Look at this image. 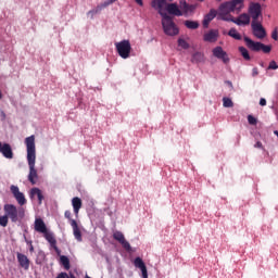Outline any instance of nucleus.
Masks as SVG:
<instances>
[{"label": "nucleus", "instance_id": "obj_1", "mask_svg": "<svg viewBox=\"0 0 278 278\" xmlns=\"http://www.w3.org/2000/svg\"><path fill=\"white\" fill-rule=\"evenodd\" d=\"M26 146V160L29 167L28 181L35 186L38 181V170L36 169V136L31 135L24 140Z\"/></svg>", "mask_w": 278, "mask_h": 278}, {"label": "nucleus", "instance_id": "obj_2", "mask_svg": "<svg viewBox=\"0 0 278 278\" xmlns=\"http://www.w3.org/2000/svg\"><path fill=\"white\" fill-rule=\"evenodd\" d=\"M242 8H244V0L224 2L217 10V20L231 22L233 21V17H231V12H241Z\"/></svg>", "mask_w": 278, "mask_h": 278}, {"label": "nucleus", "instance_id": "obj_3", "mask_svg": "<svg viewBox=\"0 0 278 278\" xmlns=\"http://www.w3.org/2000/svg\"><path fill=\"white\" fill-rule=\"evenodd\" d=\"M3 211L5 215H0V227H8L9 218L11 223H21L25 218V210L14 204H4Z\"/></svg>", "mask_w": 278, "mask_h": 278}, {"label": "nucleus", "instance_id": "obj_4", "mask_svg": "<svg viewBox=\"0 0 278 278\" xmlns=\"http://www.w3.org/2000/svg\"><path fill=\"white\" fill-rule=\"evenodd\" d=\"M162 16V27L163 31L166 36H178L179 35V27L173 21V17L168 15L166 12L159 13Z\"/></svg>", "mask_w": 278, "mask_h": 278}, {"label": "nucleus", "instance_id": "obj_5", "mask_svg": "<svg viewBox=\"0 0 278 278\" xmlns=\"http://www.w3.org/2000/svg\"><path fill=\"white\" fill-rule=\"evenodd\" d=\"M244 42L251 51H263V53H270V51H273V47L266 46L260 41H253L249 37H244Z\"/></svg>", "mask_w": 278, "mask_h": 278}, {"label": "nucleus", "instance_id": "obj_6", "mask_svg": "<svg viewBox=\"0 0 278 278\" xmlns=\"http://www.w3.org/2000/svg\"><path fill=\"white\" fill-rule=\"evenodd\" d=\"M115 49L123 60H127L131 55V42L129 40H122L115 43Z\"/></svg>", "mask_w": 278, "mask_h": 278}, {"label": "nucleus", "instance_id": "obj_7", "mask_svg": "<svg viewBox=\"0 0 278 278\" xmlns=\"http://www.w3.org/2000/svg\"><path fill=\"white\" fill-rule=\"evenodd\" d=\"M212 54L216 58V60H220L223 64H229V62L231 61L227 51H225V49H223V47L220 46H216L215 48H213Z\"/></svg>", "mask_w": 278, "mask_h": 278}, {"label": "nucleus", "instance_id": "obj_8", "mask_svg": "<svg viewBox=\"0 0 278 278\" xmlns=\"http://www.w3.org/2000/svg\"><path fill=\"white\" fill-rule=\"evenodd\" d=\"M10 190H11L15 201L18 203V205H25L27 203V199L25 198V193L21 192V189H18V186L12 185L10 187Z\"/></svg>", "mask_w": 278, "mask_h": 278}, {"label": "nucleus", "instance_id": "obj_9", "mask_svg": "<svg viewBox=\"0 0 278 278\" xmlns=\"http://www.w3.org/2000/svg\"><path fill=\"white\" fill-rule=\"evenodd\" d=\"M249 14L252 17V23H257V18L262 16V5L260 3H251Z\"/></svg>", "mask_w": 278, "mask_h": 278}, {"label": "nucleus", "instance_id": "obj_10", "mask_svg": "<svg viewBox=\"0 0 278 278\" xmlns=\"http://www.w3.org/2000/svg\"><path fill=\"white\" fill-rule=\"evenodd\" d=\"M252 31L255 38H258V40L266 38V29H264V26H262L260 22H252Z\"/></svg>", "mask_w": 278, "mask_h": 278}, {"label": "nucleus", "instance_id": "obj_11", "mask_svg": "<svg viewBox=\"0 0 278 278\" xmlns=\"http://www.w3.org/2000/svg\"><path fill=\"white\" fill-rule=\"evenodd\" d=\"M113 238L114 240L119 242V244H122L123 249H125L126 251H131V244H129V241L125 240V235H123V232H113Z\"/></svg>", "mask_w": 278, "mask_h": 278}, {"label": "nucleus", "instance_id": "obj_12", "mask_svg": "<svg viewBox=\"0 0 278 278\" xmlns=\"http://www.w3.org/2000/svg\"><path fill=\"white\" fill-rule=\"evenodd\" d=\"M180 12L185 14V16H190L194 10H197V5L194 4H188L186 0H180L179 2Z\"/></svg>", "mask_w": 278, "mask_h": 278}, {"label": "nucleus", "instance_id": "obj_13", "mask_svg": "<svg viewBox=\"0 0 278 278\" xmlns=\"http://www.w3.org/2000/svg\"><path fill=\"white\" fill-rule=\"evenodd\" d=\"M134 266L135 268H139L142 278H149V271L147 270V265L144 264V261H142L140 257H136L134 260Z\"/></svg>", "mask_w": 278, "mask_h": 278}, {"label": "nucleus", "instance_id": "obj_14", "mask_svg": "<svg viewBox=\"0 0 278 278\" xmlns=\"http://www.w3.org/2000/svg\"><path fill=\"white\" fill-rule=\"evenodd\" d=\"M34 229L38 233H42V235L47 233V231H49V229L47 228V224H45V220H42V218H40V217L35 219Z\"/></svg>", "mask_w": 278, "mask_h": 278}, {"label": "nucleus", "instance_id": "obj_15", "mask_svg": "<svg viewBox=\"0 0 278 278\" xmlns=\"http://www.w3.org/2000/svg\"><path fill=\"white\" fill-rule=\"evenodd\" d=\"M219 33L217 29H211L203 35L204 42H216L218 40Z\"/></svg>", "mask_w": 278, "mask_h": 278}, {"label": "nucleus", "instance_id": "obj_16", "mask_svg": "<svg viewBox=\"0 0 278 278\" xmlns=\"http://www.w3.org/2000/svg\"><path fill=\"white\" fill-rule=\"evenodd\" d=\"M0 153H2L3 157H7V160H12L14 157L12 147H10L9 143L1 144L0 142Z\"/></svg>", "mask_w": 278, "mask_h": 278}, {"label": "nucleus", "instance_id": "obj_17", "mask_svg": "<svg viewBox=\"0 0 278 278\" xmlns=\"http://www.w3.org/2000/svg\"><path fill=\"white\" fill-rule=\"evenodd\" d=\"M16 256L20 266L24 268V270H29V258L27 257V255L17 252Z\"/></svg>", "mask_w": 278, "mask_h": 278}, {"label": "nucleus", "instance_id": "obj_18", "mask_svg": "<svg viewBox=\"0 0 278 278\" xmlns=\"http://www.w3.org/2000/svg\"><path fill=\"white\" fill-rule=\"evenodd\" d=\"M165 8L168 14H173L174 16H184V12H181L176 3H169L165 5Z\"/></svg>", "mask_w": 278, "mask_h": 278}, {"label": "nucleus", "instance_id": "obj_19", "mask_svg": "<svg viewBox=\"0 0 278 278\" xmlns=\"http://www.w3.org/2000/svg\"><path fill=\"white\" fill-rule=\"evenodd\" d=\"M166 1H173V0H152L151 7L153 10H156L159 14L161 12H164V8H166Z\"/></svg>", "mask_w": 278, "mask_h": 278}, {"label": "nucleus", "instance_id": "obj_20", "mask_svg": "<svg viewBox=\"0 0 278 278\" xmlns=\"http://www.w3.org/2000/svg\"><path fill=\"white\" fill-rule=\"evenodd\" d=\"M71 227L73 229L74 238L77 240V242H81V230L79 229V226L75 219H71Z\"/></svg>", "mask_w": 278, "mask_h": 278}, {"label": "nucleus", "instance_id": "obj_21", "mask_svg": "<svg viewBox=\"0 0 278 278\" xmlns=\"http://www.w3.org/2000/svg\"><path fill=\"white\" fill-rule=\"evenodd\" d=\"M216 16H218V13L216 10L212 9L205 16L203 20V27H208L210 23H212V21H214V18H216Z\"/></svg>", "mask_w": 278, "mask_h": 278}, {"label": "nucleus", "instance_id": "obj_22", "mask_svg": "<svg viewBox=\"0 0 278 278\" xmlns=\"http://www.w3.org/2000/svg\"><path fill=\"white\" fill-rule=\"evenodd\" d=\"M231 23H235L236 25H249V23H251V16H249L247 13H243L239 15L237 20L231 21Z\"/></svg>", "mask_w": 278, "mask_h": 278}, {"label": "nucleus", "instance_id": "obj_23", "mask_svg": "<svg viewBox=\"0 0 278 278\" xmlns=\"http://www.w3.org/2000/svg\"><path fill=\"white\" fill-rule=\"evenodd\" d=\"M35 197H37L39 205H42V201L45 200V195H42V190L38 188H33L30 190V199H34Z\"/></svg>", "mask_w": 278, "mask_h": 278}, {"label": "nucleus", "instance_id": "obj_24", "mask_svg": "<svg viewBox=\"0 0 278 278\" xmlns=\"http://www.w3.org/2000/svg\"><path fill=\"white\" fill-rule=\"evenodd\" d=\"M72 205H73L74 214L76 216H79V210H81V199L77 197L73 198Z\"/></svg>", "mask_w": 278, "mask_h": 278}, {"label": "nucleus", "instance_id": "obj_25", "mask_svg": "<svg viewBox=\"0 0 278 278\" xmlns=\"http://www.w3.org/2000/svg\"><path fill=\"white\" fill-rule=\"evenodd\" d=\"M43 238L49 242L50 247H55L58 244V240H55V236L50 230L43 233Z\"/></svg>", "mask_w": 278, "mask_h": 278}, {"label": "nucleus", "instance_id": "obj_26", "mask_svg": "<svg viewBox=\"0 0 278 278\" xmlns=\"http://www.w3.org/2000/svg\"><path fill=\"white\" fill-rule=\"evenodd\" d=\"M191 62L193 64H201V62H205V54H203V52L193 53Z\"/></svg>", "mask_w": 278, "mask_h": 278}, {"label": "nucleus", "instance_id": "obj_27", "mask_svg": "<svg viewBox=\"0 0 278 278\" xmlns=\"http://www.w3.org/2000/svg\"><path fill=\"white\" fill-rule=\"evenodd\" d=\"M60 264L65 268V270H71V260H68V256L61 255Z\"/></svg>", "mask_w": 278, "mask_h": 278}, {"label": "nucleus", "instance_id": "obj_28", "mask_svg": "<svg viewBox=\"0 0 278 278\" xmlns=\"http://www.w3.org/2000/svg\"><path fill=\"white\" fill-rule=\"evenodd\" d=\"M105 7H103V4H99L97 8L88 11L87 16L89 18H94L96 14H99V12H101V10H103Z\"/></svg>", "mask_w": 278, "mask_h": 278}, {"label": "nucleus", "instance_id": "obj_29", "mask_svg": "<svg viewBox=\"0 0 278 278\" xmlns=\"http://www.w3.org/2000/svg\"><path fill=\"white\" fill-rule=\"evenodd\" d=\"M185 26L187 29H199V22L187 20L185 21Z\"/></svg>", "mask_w": 278, "mask_h": 278}, {"label": "nucleus", "instance_id": "obj_30", "mask_svg": "<svg viewBox=\"0 0 278 278\" xmlns=\"http://www.w3.org/2000/svg\"><path fill=\"white\" fill-rule=\"evenodd\" d=\"M228 36H230V38H235V40H242V36L238 34V30H236V28H231L228 33Z\"/></svg>", "mask_w": 278, "mask_h": 278}, {"label": "nucleus", "instance_id": "obj_31", "mask_svg": "<svg viewBox=\"0 0 278 278\" xmlns=\"http://www.w3.org/2000/svg\"><path fill=\"white\" fill-rule=\"evenodd\" d=\"M239 52L241 53L242 58L245 60H251V55L249 54V50L244 47H239Z\"/></svg>", "mask_w": 278, "mask_h": 278}, {"label": "nucleus", "instance_id": "obj_32", "mask_svg": "<svg viewBox=\"0 0 278 278\" xmlns=\"http://www.w3.org/2000/svg\"><path fill=\"white\" fill-rule=\"evenodd\" d=\"M178 47H180L181 49H190V43H188V41H186V39L179 38Z\"/></svg>", "mask_w": 278, "mask_h": 278}, {"label": "nucleus", "instance_id": "obj_33", "mask_svg": "<svg viewBox=\"0 0 278 278\" xmlns=\"http://www.w3.org/2000/svg\"><path fill=\"white\" fill-rule=\"evenodd\" d=\"M224 108H233V101L229 98H223Z\"/></svg>", "mask_w": 278, "mask_h": 278}, {"label": "nucleus", "instance_id": "obj_34", "mask_svg": "<svg viewBox=\"0 0 278 278\" xmlns=\"http://www.w3.org/2000/svg\"><path fill=\"white\" fill-rule=\"evenodd\" d=\"M248 123L250 125H257V118H255L253 115L248 116Z\"/></svg>", "mask_w": 278, "mask_h": 278}, {"label": "nucleus", "instance_id": "obj_35", "mask_svg": "<svg viewBox=\"0 0 278 278\" xmlns=\"http://www.w3.org/2000/svg\"><path fill=\"white\" fill-rule=\"evenodd\" d=\"M116 1H118V0H105L102 3V8H108L109 5H112V3H116Z\"/></svg>", "mask_w": 278, "mask_h": 278}, {"label": "nucleus", "instance_id": "obj_36", "mask_svg": "<svg viewBox=\"0 0 278 278\" xmlns=\"http://www.w3.org/2000/svg\"><path fill=\"white\" fill-rule=\"evenodd\" d=\"M268 68L271 70V71H277V68H278L277 62L271 61V62L269 63Z\"/></svg>", "mask_w": 278, "mask_h": 278}, {"label": "nucleus", "instance_id": "obj_37", "mask_svg": "<svg viewBox=\"0 0 278 278\" xmlns=\"http://www.w3.org/2000/svg\"><path fill=\"white\" fill-rule=\"evenodd\" d=\"M51 249H53L56 253V255H62V251L60 248H58V243H54V245H51Z\"/></svg>", "mask_w": 278, "mask_h": 278}, {"label": "nucleus", "instance_id": "obj_38", "mask_svg": "<svg viewBox=\"0 0 278 278\" xmlns=\"http://www.w3.org/2000/svg\"><path fill=\"white\" fill-rule=\"evenodd\" d=\"M271 38H273V40H278V29H277V28H275V29L273 30V33H271Z\"/></svg>", "mask_w": 278, "mask_h": 278}, {"label": "nucleus", "instance_id": "obj_39", "mask_svg": "<svg viewBox=\"0 0 278 278\" xmlns=\"http://www.w3.org/2000/svg\"><path fill=\"white\" fill-rule=\"evenodd\" d=\"M257 75H260V72L257 71V67H254V68L252 70V76H253V77H257Z\"/></svg>", "mask_w": 278, "mask_h": 278}, {"label": "nucleus", "instance_id": "obj_40", "mask_svg": "<svg viewBox=\"0 0 278 278\" xmlns=\"http://www.w3.org/2000/svg\"><path fill=\"white\" fill-rule=\"evenodd\" d=\"M65 218H67L71 223V211H65Z\"/></svg>", "mask_w": 278, "mask_h": 278}, {"label": "nucleus", "instance_id": "obj_41", "mask_svg": "<svg viewBox=\"0 0 278 278\" xmlns=\"http://www.w3.org/2000/svg\"><path fill=\"white\" fill-rule=\"evenodd\" d=\"M260 105H262V106L266 105V99L261 98Z\"/></svg>", "mask_w": 278, "mask_h": 278}, {"label": "nucleus", "instance_id": "obj_42", "mask_svg": "<svg viewBox=\"0 0 278 278\" xmlns=\"http://www.w3.org/2000/svg\"><path fill=\"white\" fill-rule=\"evenodd\" d=\"M255 149H262V142L257 141L255 144H254Z\"/></svg>", "mask_w": 278, "mask_h": 278}, {"label": "nucleus", "instance_id": "obj_43", "mask_svg": "<svg viewBox=\"0 0 278 278\" xmlns=\"http://www.w3.org/2000/svg\"><path fill=\"white\" fill-rule=\"evenodd\" d=\"M138 5H143L142 0H135Z\"/></svg>", "mask_w": 278, "mask_h": 278}, {"label": "nucleus", "instance_id": "obj_44", "mask_svg": "<svg viewBox=\"0 0 278 278\" xmlns=\"http://www.w3.org/2000/svg\"><path fill=\"white\" fill-rule=\"evenodd\" d=\"M29 251H30V253H34V244L29 245Z\"/></svg>", "mask_w": 278, "mask_h": 278}, {"label": "nucleus", "instance_id": "obj_45", "mask_svg": "<svg viewBox=\"0 0 278 278\" xmlns=\"http://www.w3.org/2000/svg\"><path fill=\"white\" fill-rule=\"evenodd\" d=\"M25 242L26 244H28V247L31 245V241L27 240L26 238H25Z\"/></svg>", "mask_w": 278, "mask_h": 278}, {"label": "nucleus", "instance_id": "obj_46", "mask_svg": "<svg viewBox=\"0 0 278 278\" xmlns=\"http://www.w3.org/2000/svg\"><path fill=\"white\" fill-rule=\"evenodd\" d=\"M1 116L3 119H5V112L1 111Z\"/></svg>", "mask_w": 278, "mask_h": 278}, {"label": "nucleus", "instance_id": "obj_47", "mask_svg": "<svg viewBox=\"0 0 278 278\" xmlns=\"http://www.w3.org/2000/svg\"><path fill=\"white\" fill-rule=\"evenodd\" d=\"M71 278H76L75 275H71Z\"/></svg>", "mask_w": 278, "mask_h": 278}, {"label": "nucleus", "instance_id": "obj_48", "mask_svg": "<svg viewBox=\"0 0 278 278\" xmlns=\"http://www.w3.org/2000/svg\"><path fill=\"white\" fill-rule=\"evenodd\" d=\"M216 1H223V0H216Z\"/></svg>", "mask_w": 278, "mask_h": 278}, {"label": "nucleus", "instance_id": "obj_49", "mask_svg": "<svg viewBox=\"0 0 278 278\" xmlns=\"http://www.w3.org/2000/svg\"><path fill=\"white\" fill-rule=\"evenodd\" d=\"M199 1H204V0H199Z\"/></svg>", "mask_w": 278, "mask_h": 278}]
</instances>
